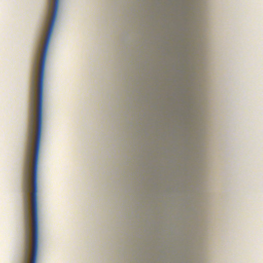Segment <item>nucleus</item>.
<instances>
[{
    "mask_svg": "<svg viewBox=\"0 0 263 263\" xmlns=\"http://www.w3.org/2000/svg\"><path fill=\"white\" fill-rule=\"evenodd\" d=\"M32 160L31 207L32 217V250L30 263H36L38 251V205H37V169L39 154H27L24 177V190L26 206H27V194L30 190L31 164Z\"/></svg>",
    "mask_w": 263,
    "mask_h": 263,
    "instance_id": "nucleus-1",
    "label": "nucleus"
},
{
    "mask_svg": "<svg viewBox=\"0 0 263 263\" xmlns=\"http://www.w3.org/2000/svg\"><path fill=\"white\" fill-rule=\"evenodd\" d=\"M28 255H29V242H28V236L26 237V249H25V260L24 263H27L28 260Z\"/></svg>",
    "mask_w": 263,
    "mask_h": 263,
    "instance_id": "nucleus-2",
    "label": "nucleus"
}]
</instances>
